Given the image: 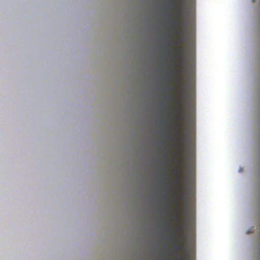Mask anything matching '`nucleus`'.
I'll return each mask as SVG.
<instances>
[{
	"label": "nucleus",
	"mask_w": 260,
	"mask_h": 260,
	"mask_svg": "<svg viewBox=\"0 0 260 260\" xmlns=\"http://www.w3.org/2000/svg\"><path fill=\"white\" fill-rule=\"evenodd\" d=\"M181 43V37H180L179 38H178V41L176 43L177 45H180Z\"/></svg>",
	"instance_id": "obj_2"
},
{
	"label": "nucleus",
	"mask_w": 260,
	"mask_h": 260,
	"mask_svg": "<svg viewBox=\"0 0 260 260\" xmlns=\"http://www.w3.org/2000/svg\"><path fill=\"white\" fill-rule=\"evenodd\" d=\"M178 138H179V139H181V136H180V134H179V133H178Z\"/></svg>",
	"instance_id": "obj_6"
},
{
	"label": "nucleus",
	"mask_w": 260,
	"mask_h": 260,
	"mask_svg": "<svg viewBox=\"0 0 260 260\" xmlns=\"http://www.w3.org/2000/svg\"><path fill=\"white\" fill-rule=\"evenodd\" d=\"M175 25H179V26H181L183 25V22L179 20H177L175 23Z\"/></svg>",
	"instance_id": "obj_1"
},
{
	"label": "nucleus",
	"mask_w": 260,
	"mask_h": 260,
	"mask_svg": "<svg viewBox=\"0 0 260 260\" xmlns=\"http://www.w3.org/2000/svg\"><path fill=\"white\" fill-rule=\"evenodd\" d=\"M176 249L178 250L182 249V247L180 245H178L177 246H176Z\"/></svg>",
	"instance_id": "obj_4"
},
{
	"label": "nucleus",
	"mask_w": 260,
	"mask_h": 260,
	"mask_svg": "<svg viewBox=\"0 0 260 260\" xmlns=\"http://www.w3.org/2000/svg\"><path fill=\"white\" fill-rule=\"evenodd\" d=\"M180 32L181 34V35H183V33H184V31H183V30H180Z\"/></svg>",
	"instance_id": "obj_5"
},
{
	"label": "nucleus",
	"mask_w": 260,
	"mask_h": 260,
	"mask_svg": "<svg viewBox=\"0 0 260 260\" xmlns=\"http://www.w3.org/2000/svg\"><path fill=\"white\" fill-rule=\"evenodd\" d=\"M180 54V52L179 51H178L177 52V56H179V55Z\"/></svg>",
	"instance_id": "obj_7"
},
{
	"label": "nucleus",
	"mask_w": 260,
	"mask_h": 260,
	"mask_svg": "<svg viewBox=\"0 0 260 260\" xmlns=\"http://www.w3.org/2000/svg\"><path fill=\"white\" fill-rule=\"evenodd\" d=\"M175 172H177V173H178V169H176V170H175Z\"/></svg>",
	"instance_id": "obj_8"
},
{
	"label": "nucleus",
	"mask_w": 260,
	"mask_h": 260,
	"mask_svg": "<svg viewBox=\"0 0 260 260\" xmlns=\"http://www.w3.org/2000/svg\"><path fill=\"white\" fill-rule=\"evenodd\" d=\"M176 185L177 187V188H179V183L178 182V178H177L176 180Z\"/></svg>",
	"instance_id": "obj_3"
}]
</instances>
